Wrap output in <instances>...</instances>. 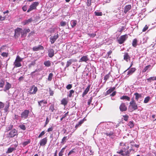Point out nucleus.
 Masks as SVG:
<instances>
[{"label":"nucleus","mask_w":156,"mask_h":156,"mask_svg":"<svg viewBox=\"0 0 156 156\" xmlns=\"http://www.w3.org/2000/svg\"><path fill=\"white\" fill-rule=\"evenodd\" d=\"M127 144H124L123 143H120V145L123 146L122 149L121 150L117 152L118 153L121 154L123 156H128L129 155V151L126 150L129 148V147L126 145Z\"/></svg>","instance_id":"obj_1"},{"label":"nucleus","mask_w":156,"mask_h":156,"mask_svg":"<svg viewBox=\"0 0 156 156\" xmlns=\"http://www.w3.org/2000/svg\"><path fill=\"white\" fill-rule=\"evenodd\" d=\"M138 108L137 105L136 104L135 101L133 99H132L129 103V111L132 112L134 110H136Z\"/></svg>","instance_id":"obj_2"},{"label":"nucleus","mask_w":156,"mask_h":156,"mask_svg":"<svg viewBox=\"0 0 156 156\" xmlns=\"http://www.w3.org/2000/svg\"><path fill=\"white\" fill-rule=\"evenodd\" d=\"M23 59V58H20L18 55L17 56L14 63L15 66L16 67L21 66V64L20 62L22 61Z\"/></svg>","instance_id":"obj_3"},{"label":"nucleus","mask_w":156,"mask_h":156,"mask_svg":"<svg viewBox=\"0 0 156 156\" xmlns=\"http://www.w3.org/2000/svg\"><path fill=\"white\" fill-rule=\"evenodd\" d=\"M38 3L37 2H34L30 6L29 8L27 11V12H29L32 10L36 9L37 6L38 5Z\"/></svg>","instance_id":"obj_4"},{"label":"nucleus","mask_w":156,"mask_h":156,"mask_svg":"<svg viewBox=\"0 0 156 156\" xmlns=\"http://www.w3.org/2000/svg\"><path fill=\"white\" fill-rule=\"evenodd\" d=\"M30 111L28 110H25L21 114V118L23 119L27 118L28 116Z\"/></svg>","instance_id":"obj_5"},{"label":"nucleus","mask_w":156,"mask_h":156,"mask_svg":"<svg viewBox=\"0 0 156 156\" xmlns=\"http://www.w3.org/2000/svg\"><path fill=\"white\" fill-rule=\"evenodd\" d=\"M127 37H128L127 35H124L121 36L118 40L119 43L120 44H122L123 43L124 41L127 39Z\"/></svg>","instance_id":"obj_6"},{"label":"nucleus","mask_w":156,"mask_h":156,"mask_svg":"<svg viewBox=\"0 0 156 156\" xmlns=\"http://www.w3.org/2000/svg\"><path fill=\"white\" fill-rule=\"evenodd\" d=\"M58 37V33L55 34L54 36H52L50 38V41L51 44L54 43L55 41Z\"/></svg>","instance_id":"obj_7"},{"label":"nucleus","mask_w":156,"mask_h":156,"mask_svg":"<svg viewBox=\"0 0 156 156\" xmlns=\"http://www.w3.org/2000/svg\"><path fill=\"white\" fill-rule=\"evenodd\" d=\"M15 34L14 35V36L15 37H18L20 36V34L21 35L22 29L20 28H17L15 30Z\"/></svg>","instance_id":"obj_8"},{"label":"nucleus","mask_w":156,"mask_h":156,"mask_svg":"<svg viewBox=\"0 0 156 156\" xmlns=\"http://www.w3.org/2000/svg\"><path fill=\"white\" fill-rule=\"evenodd\" d=\"M134 95L135 96V99L137 101L140 102L141 101H142V98L141 94L136 93L134 94Z\"/></svg>","instance_id":"obj_9"},{"label":"nucleus","mask_w":156,"mask_h":156,"mask_svg":"<svg viewBox=\"0 0 156 156\" xmlns=\"http://www.w3.org/2000/svg\"><path fill=\"white\" fill-rule=\"evenodd\" d=\"M37 90V87H35L34 85L32 86L30 90V93L31 94H36Z\"/></svg>","instance_id":"obj_10"},{"label":"nucleus","mask_w":156,"mask_h":156,"mask_svg":"<svg viewBox=\"0 0 156 156\" xmlns=\"http://www.w3.org/2000/svg\"><path fill=\"white\" fill-rule=\"evenodd\" d=\"M89 58L88 57V56H82L81 58L80 59L79 62H87V61H88Z\"/></svg>","instance_id":"obj_11"},{"label":"nucleus","mask_w":156,"mask_h":156,"mask_svg":"<svg viewBox=\"0 0 156 156\" xmlns=\"http://www.w3.org/2000/svg\"><path fill=\"white\" fill-rule=\"evenodd\" d=\"M47 139L46 137L44 138L41 140L40 142V146H44L47 143Z\"/></svg>","instance_id":"obj_12"},{"label":"nucleus","mask_w":156,"mask_h":156,"mask_svg":"<svg viewBox=\"0 0 156 156\" xmlns=\"http://www.w3.org/2000/svg\"><path fill=\"white\" fill-rule=\"evenodd\" d=\"M44 49V47L41 45H39L37 46H35L33 48V50L34 51H37L41 50H43Z\"/></svg>","instance_id":"obj_13"},{"label":"nucleus","mask_w":156,"mask_h":156,"mask_svg":"<svg viewBox=\"0 0 156 156\" xmlns=\"http://www.w3.org/2000/svg\"><path fill=\"white\" fill-rule=\"evenodd\" d=\"M119 108L122 111H125L127 110V107L124 103H122L120 106Z\"/></svg>","instance_id":"obj_14"},{"label":"nucleus","mask_w":156,"mask_h":156,"mask_svg":"<svg viewBox=\"0 0 156 156\" xmlns=\"http://www.w3.org/2000/svg\"><path fill=\"white\" fill-rule=\"evenodd\" d=\"M54 55V51L53 49H50L48 50V55L50 57H52Z\"/></svg>","instance_id":"obj_15"},{"label":"nucleus","mask_w":156,"mask_h":156,"mask_svg":"<svg viewBox=\"0 0 156 156\" xmlns=\"http://www.w3.org/2000/svg\"><path fill=\"white\" fill-rule=\"evenodd\" d=\"M33 21V20L32 19V18H30L28 20H26L22 22V24L23 25L28 24Z\"/></svg>","instance_id":"obj_16"},{"label":"nucleus","mask_w":156,"mask_h":156,"mask_svg":"<svg viewBox=\"0 0 156 156\" xmlns=\"http://www.w3.org/2000/svg\"><path fill=\"white\" fill-rule=\"evenodd\" d=\"M17 134V131L15 129H12L10 131V137H13L16 135Z\"/></svg>","instance_id":"obj_17"},{"label":"nucleus","mask_w":156,"mask_h":156,"mask_svg":"<svg viewBox=\"0 0 156 156\" xmlns=\"http://www.w3.org/2000/svg\"><path fill=\"white\" fill-rule=\"evenodd\" d=\"M90 85H88L87 88L85 90L84 92L83 93V97H84L87 93L90 90Z\"/></svg>","instance_id":"obj_18"},{"label":"nucleus","mask_w":156,"mask_h":156,"mask_svg":"<svg viewBox=\"0 0 156 156\" xmlns=\"http://www.w3.org/2000/svg\"><path fill=\"white\" fill-rule=\"evenodd\" d=\"M131 6L130 5H128L125 6L124 12L126 13L131 8Z\"/></svg>","instance_id":"obj_19"},{"label":"nucleus","mask_w":156,"mask_h":156,"mask_svg":"<svg viewBox=\"0 0 156 156\" xmlns=\"http://www.w3.org/2000/svg\"><path fill=\"white\" fill-rule=\"evenodd\" d=\"M38 105L40 106H44V104H47V102L46 101L42 100L38 101Z\"/></svg>","instance_id":"obj_20"},{"label":"nucleus","mask_w":156,"mask_h":156,"mask_svg":"<svg viewBox=\"0 0 156 156\" xmlns=\"http://www.w3.org/2000/svg\"><path fill=\"white\" fill-rule=\"evenodd\" d=\"M130 59V57L129 56L127 53H125L124 55V59L126 61H128Z\"/></svg>","instance_id":"obj_21"},{"label":"nucleus","mask_w":156,"mask_h":156,"mask_svg":"<svg viewBox=\"0 0 156 156\" xmlns=\"http://www.w3.org/2000/svg\"><path fill=\"white\" fill-rule=\"evenodd\" d=\"M136 69L135 68H133L130 69L128 72V75H130L133 73L136 70Z\"/></svg>","instance_id":"obj_22"},{"label":"nucleus","mask_w":156,"mask_h":156,"mask_svg":"<svg viewBox=\"0 0 156 156\" xmlns=\"http://www.w3.org/2000/svg\"><path fill=\"white\" fill-rule=\"evenodd\" d=\"M83 120H80L78 123L75 126L76 129L78 127L80 126L83 123Z\"/></svg>","instance_id":"obj_23"},{"label":"nucleus","mask_w":156,"mask_h":156,"mask_svg":"<svg viewBox=\"0 0 156 156\" xmlns=\"http://www.w3.org/2000/svg\"><path fill=\"white\" fill-rule=\"evenodd\" d=\"M76 23L77 21L75 20H72L70 21V24L72 27H75L76 26Z\"/></svg>","instance_id":"obj_24"},{"label":"nucleus","mask_w":156,"mask_h":156,"mask_svg":"<svg viewBox=\"0 0 156 156\" xmlns=\"http://www.w3.org/2000/svg\"><path fill=\"white\" fill-rule=\"evenodd\" d=\"M61 104L62 105H64V106L66 105L68 103V101L66 98L63 99L61 101Z\"/></svg>","instance_id":"obj_25"},{"label":"nucleus","mask_w":156,"mask_h":156,"mask_svg":"<svg viewBox=\"0 0 156 156\" xmlns=\"http://www.w3.org/2000/svg\"><path fill=\"white\" fill-rule=\"evenodd\" d=\"M44 64L46 66L49 67L50 66L51 63L50 61L48 60L45 61Z\"/></svg>","instance_id":"obj_26"},{"label":"nucleus","mask_w":156,"mask_h":156,"mask_svg":"<svg viewBox=\"0 0 156 156\" xmlns=\"http://www.w3.org/2000/svg\"><path fill=\"white\" fill-rule=\"evenodd\" d=\"M147 80L149 82H151L152 80H156V76L151 77L147 79Z\"/></svg>","instance_id":"obj_27"},{"label":"nucleus","mask_w":156,"mask_h":156,"mask_svg":"<svg viewBox=\"0 0 156 156\" xmlns=\"http://www.w3.org/2000/svg\"><path fill=\"white\" fill-rule=\"evenodd\" d=\"M151 67V65H150L146 66L143 69V72L144 73L146 72L148 69H150Z\"/></svg>","instance_id":"obj_28"},{"label":"nucleus","mask_w":156,"mask_h":156,"mask_svg":"<svg viewBox=\"0 0 156 156\" xmlns=\"http://www.w3.org/2000/svg\"><path fill=\"white\" fill-rule=\"evenodd\" d=\"M120 99L122 100L126 99L127 101H129L130 100V98L128 96H123L120 98Z\"/></svg>","instance_id":"obj_29"},{"label":"nucleus","mask_w":156,"mask_h":156,"mask_svg":"<svg viewBox=\"0 0 156 156\" xmlns=\"http://www.w3.org/2000/svg\"><path fill=\"white\" fill-rule=\"evenodd\" d=\"M115 89V87H112L108 90L107 91V93L108 94L111 93Z\"/></svg>","instance_id":"obj_30"},{"label":"nucleus","mask_w":156,"mask_h":156,"mask_svg":"<svg viewBox=\"0 0 156 156\" xmlns=\"http://www.w3.org/2000/svg\"><path fill=\"white\" fill-rule=\"evenodd\" d=\"M49 110H51V112H53L54 111H55V109L54 108V105H51L50 107Z\"/></svg>","instance_id":"obj_31"},{"label":"nucleus","mask_w":156,"mask_h":156,"mask_svg":"<svg viewBox=\"0 0 156 156\" xmlns=\"http://www.w3.org/2000/svg\"><path fill=\"white\" fill-rule=\"evenodd\" d=\"M72 62V60L70 59L67 61V64L66 65V67H68L71 64Z\"/></svg>","instance_id":"obj_32"},{"label":"nucleus","mask_w":156,"mask_h":156,"mask_svg":"<svg viewBox=\"0 0 156 156\" xmlns=\"http://www.w3.org/2000/svg\"><path fill=\"white\" fill-rule=\"evenodd\" d=\"M137 41L136 39H134L132 43V45L133 46L135 47L137 45Z\"/></svg>","instance_id":"obj_33"},{"label":"nucleus","mask_w":156,"mask_h":156,"mask_svg":"<svg viewBox=\"0 0 156 156\" xmlns=\"http://www.w3.org/2000/svg\"><path fill=\"white\" fill-rule=\"evenodd\" d=\"M10 88L9 84V83H7V84L5 85V89H4L5 91H6L9 89Z\"/></svg>","instance_id":"obj_34"},{"label":"nucleus","mask_w":156,"mask_h":156,"mask_svg":"<svg viewBox=\"0 0 156 156\" xmlns=\"http://www.w3.org/2000/svg\"><path fill=\"white\" fill-rule=\"evenodd\" d=\"M27 34V33L24 30H23L22 29V33L21 35V37H23L24 36H25Z\"/></svg>","instance_id":"obj_35"},{"label":"nucleus","mask_w":156,"mask_h":156,"mask_svg":"<svg viewBox=\"0 0 156 156\" xmlns=\"http://www.w3.org/2000/svg\"><path fill=\"white\" fill-rule=\"evenodd\" d=\"M53 76V74L52 73H50L48 76V80L49 81H51Z\"/></svg>","instance_id":"obj_36"},{"label":"nucleus","mask_w":156,"mask_h":156,"mask_svg":"<svg viewBox=\"0 0 156 156\" xmlns=\"http://www.w3.org/2000/svg\"><path fill=\"white\" fill-rule=\"evenodd\" d=\"M150 99V97H147L145 98L144 101V103H147L149 101Z\"/></svg>","instance_id":"obj_37"},{"label":"nucleus","mask_w":156,"mask_h":156,"mask_svg":"<svg viewBox=\"0 0 156 156\" xmlns=\"http://www.w3.org/2000/svg\"><path fill=\"white\" fill-rule=\"evenodd\" d=\"M67 136H65L63 137V138H62V141L61 143L62 144H64L65 142H66V140H67Z\"/></svg>","instance_id":"obj_38"},{"label":"nucleus","mask_w":156,"mask_h":156,"mask_svg":"<svg viewBox=\"0 0 156 156\" xmlns=\"http://www.w3.org/2000/svg\"><path fill=\"white\" fill-rule=\"evenodd\" d=\"M94 13L95 15L97 16H101L102 15V13L101 12L95 11Z\"/></svg>","instance_id":"obj_39"},{"label":"nucleus","mask_w":156,"mask_h":156,"mask_svg":"<svg viewBox=\"0 0 156 156\" xmlns=\"http://www.w3.org/2000/svg\"><path fill=\"white\" fill-rule=\"evenodd\" d=\"M74 92V91L73 90H71L69 91V94L68 95V96L69 97H71L72 96V94Z\"/></svg>","instance_id":"obj_40"},{"label":"nucleus","mask_w":156,"mask_h":156,"mask_svg":"<svg viewBox=\"0 0 156 156\" xmlns=\"http://www.w3.org/2000/svg\"><path fill=\"white\" fill-rule=\"evenodd\" d=\"M128 125L130 128H133L134 126V124L132 122L130 121L129 122Z\"/></svg>","instance_id":"obj_41"},{"label":"nucleus","mask_w":156,"mask_h":156,"mask_svg":"<svg viewBox=\"0 0 156 156\" xmlns=\"http://www.w3.org/2000/svg\"><path fill=\"white\" fill-rule=\"evenodd\" d=\"M5 83V82L3 80L0 81V87H3Z\"/></svg>","instance_id":"obj_42"},{"label":"nucleus","mask_w":156,"mask_h":156,"mask_svg":"<svg viewBox=\"0 0 156 156\" xmlns=\"http://www.w3.org/2000/svg\"><path fill=\"white\" fill-rule=\"evenodd\" d=\"M92 0H87L86 3L87 5L88 6H89L91 5V4Z\"/></svg>","instance_id":"obj_43"},{"label":"nucleus","mask_w":156,"mask_h":156,"mask_svg":"<svg viewBox=\"0 0 156 156\" xmlns=\"http://www.w3.org/2000/svg\"><path fill=\"white\" fill-rule=\"evenodd\" d=\"M19 126L20 129H23V130H24L26 129V127L23 124L20 125Z\"/></svg>","instance_id":"obj_44"},{"label":"nucleus","mask_w":156,"mask_h":156,"mask_svg":"<svg viewBox=\"0 0 156 156\" xmlns=\"http://www.w3.org/2000/svg\"><path fill=\"white\" fill-rule=\"evenodd\" d=\"M148 28V26L147 25H146L143 28L142 30L143 32H145V31Z\"/></svg>","instance_id":"obj_45"},{"label":"nucleus","mask_w":156,"mask_h":156,"mask_svg":"<svg viewBox=\"0 0 156 156\" xmlns=\"http://www.w3.org/2000/svg\"><path fill=\"white\" fill-rule=\"evenodd\" d=\"M123 119L124 120H125L126 121L128 119V118L129 117L128 115H123Z\"/></svg>","instance_id":"obj_46"},{"label":"nucleus","mask_w":156,"mask_h":156,"mask_svg":"<svg viewBox=\"0 0 156 156\" xmlns=\"http://www.w3.org/2000/svg\"><path fill=\"white\" fill-rule=\"evenodd\" d=\"M72 87V85L71 84H68L66 87V88L68 89L69 90Z\"/></svg>","instance_id":"obj_47"},{"label":"nucleus","mask_w":156,"mask_h":156,"mask_svg":"<svg viewBox=\"0 0 156 156\" xmlns=\"http://www.w3.org/2000/svg\"><path fill=\"white\" fill-rule=\"evenodd\" d=\"M44 134H45L44 131H42L38 136V138L41 137V136H42L43 135H44Z\"/></svg>","instance_id":"obj_48"},{"label":"nucleus","mask_w":156,"mask_h":156,"mask_svg":"<svg viewBox=\"0 0 156 156\" xmlns=\"http://www.w3.org/2000/svg\"><path fill=\"white\" fill-rule=\"evenodd\" d=\"M66 25V22L62 21L60 23V25L62 27L65 26Z\"/></svg>","instance_id":"obj_49"},{"label":"nucleus","mask_w":156,"mask_h":156,"mask_svg":"<svg viewBox=\"0 0 156 156\" xmlns=\"http://www.w3.org/2000/svg\"><path fill=\"white\" fill-rule=\"evenodd\" d=\"M109 77V75L108 74L105 75L104 77V80L106 81L107 80Z\"/></svg>","instance_id":"obj_50"},{"label":"nucleus","mask_w":156,"mask_h":156,"mask_svg":"<svg viewBox=\"0 0 156 156\" xmlns=\"http://www.w3.org/2000/svg\"><path fill=\"white\" fill-rule=\"evenodd\" d=\"M92 97H90V98L88 100L87 103L88 105H90L91 102L92 100Z\"/></svg>","instance_id":"obj_51"},{"label":"nucleus","mask_w":156,"mask_h":156,"mask_svg":"<svg viewBox=\"0 0 156 156\" xmlns=\"http://www.w3.org/2000/svg\"><path fill=\"white\" fill-rule=\"evenodd\" d=\"M1 55L3 57H7L8 54L6 52H3L2 53Z\"/></svg>","instance_id":"obj_52"},{"label":"nucleus","mask_w":156,"mask_h":156,"mask_svg":"<svg viewBox=\"0 0 156 156\" xmlns=\"http://www.w3.org/2000/svg\"><path fill=\"white\" fill-rule=\"evenodd\" d=\"M17 146V145L16 144L15 145L14 147H10V152H12V151H14L15 149V147Z\"/></svg>","instance_id":"obj_53"},{"label":"nucleus","mask_w":156,"mask_h":156,"mask_svg":"<svg viewBox=\"0 0 156 156\" xmlns=\"http://www.w3.org/2000/svg\"><path fill=\"white\" fill-rule=\"evenodd\" d=\"M89 35L91 37H95L96 34L95 33L90 34H89Z\"/></svg>","instance_id":"obj_54"},{"label":"nucleus","mask_w":156,"mask_h":156,"mask_svg":"<svg viewBox=\"0 0 156 156\" xmlns=\"http://www.w3.org/2000/svg\"><path fill=\"white\" fill-rule=\"evenodd\" d=\"M105 134L107 136H110L113 134V133L112 132H110V133H106Z\"/></svg>","instance_id":"obj_55"},{"label":"nucleus","mask_w":156,"mask_h":156,"mask_svg":"<svg viewBox=\"0 0 156 156\" xmlns=\"http://www.w3.org/2000/svg\"><path fill=\"white\" fill-rule=\"evenodd\" d=\"M49 120L48 119V117H47L45 123V126H46V125H47L49 122Z\"/></svg>","instance_id":"obj_56"},{"label":"nucleus","mask_w":156,"mask_h":156,"mask_svg":"<svg viewBox=\"0 0 156 156\" xmlns=\"http://www.w3.org/2000/svg\"><path fill=\"white\" fill-rule=\"evenodd\" d=\"M22 9L23 10V11H27V6L26 5L22 7Z\"/></svg>","instance_id":"obj_57"},{"label":"nucleus","mask_w":156,"mask_h":156,"mask_svg":"<svg viewBox=\"0 0 156 156\" xmlns=\"http://www.w3.org/2000/svg\"><path fill=\"white\" fill-rule=\"evenodd\" d=\"M53 129V128L52 127H50L49 128L48 130L47 131L48 132H50L52 131Z\"/></svg>","instance_id":"obj_58"},{"label":"nucleus","mask_w":156,"mask_h":156,"mask_svg":"<svg viewBox=\"0 0 156 156\" xmlns=\"http://www.w3.org/2000/svg\"><path fill=\"white\" fill-rule=\"evenodd\" d=\"M4 106V104L2 102H0V108H3Z\"/></svg>","instance_id":"obj_59"},{"label":"nucleus","mask_w":156,"mask_h":156,"mask_svg":"<svg viewBox=\"0 0 156 156\" xmlns=\"http://www.w3.org/2000/svg\"><path fill=\"white\" fill-rule=\"evenodd\" d=\"M5 17H2L0 15V20L3 21L5 20Z\"/></svg>","instance_id":"obj_60"},{"label":"nucleus","mask_w":156,"mask_h":156,"mask_svg":"<svg viewBox=\"0 0 156 156\" xmlns=\"http://www.w3.org/2000/svg\"><path fill=\"white\" fill-rule=\"evenodd\" d=\"M66 146L65 147H63V148L60 151V152H62V153H63L64 151V150H65V149H66Z\"/></svg>","instance_id":"obj_61"},{"label":"nucleus","mask_w":156,"mask_h":156,"mask_svg":"<svg viewBox=\"0 0 156 156\" xmlns=\"http://www.w3.org/2000/svg\"><path fill=\"white\" fill-rule=\"evenodd\" d=\"M9 107V104H8L7 105V106L5 107V110L6 112L8 111V108Z\"/></svg>","instance_id":"obj_62"},{"label":"nucleus","mask_w":156,"mask_h":156,"mask_svg":"<svg viewBox=\"0 0 156 156\" xmlns=\"http://www.w3.org/2000/svg\"><path fill=\"white\" fill-rule=\"evenodd\" d=\"M74 152V151L72 150L69 151V153L68 154V155H70L71 154H72Z\"/></svg>","instance_id":"obj_63"},{"label":"nucleus","mask_w":156,"mask_h":156,"mask_svg":"<svg viewBox=\"0 0 156 156\" xmlns=\"http://www.w3.org/2000/svg\"><path fill=\"white\" fill-rule=\"evenodd\" d=\"M115 94L116 92L114 91L111 94V96H114L115 95Z\"/></svg>","instance_id":"obj_64"}]
</instances>
